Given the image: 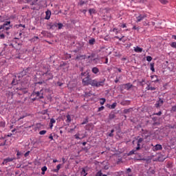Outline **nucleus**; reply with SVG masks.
<instances>
[{
    "mask_svg": "<svg viewBox=\"0 0 176 176\" xmlns=\"http://www.w3.org/2000/svg\"><path fill=\"white\" fill-rule=\"evenodd\" d=\"M54 27H58V23H54L51 25V28H54Z\"/></svg>",
    "mask_w": 176,
    "mask_h": 176,
    "instance_id": "42",
    "label": "nucleus"
},
{
    "mask_svg": "<svg viewBox=\"0 0 176 176\" xmlns=\"http://www.w3.org/2000/svg\"><path fill=\"white\" fill-rule=\"evenodd\" d=\"M170 45L173 47V49H176V42H172Z\"/></svg>",
    "mask_w": 176,
    "mask_h": 176,
    "instance_id": "36",
    "label": "nucleus"
},
{
    "mask_svg": "<svg viewBox=\"0 0 176 176\" xmlns=\"http://www.w3.org/2000/svg\"><path fill=\"white\" fill-rule=\"evenodd\" d=\"M6 26L5 25V24L3 23V25H0V31L1 30H6Z\"/></svg>",
    "mask_w": 176,
    "mask_h": 176,
    "instance_id": "43",
    "label": "nucleus"
},
{
    "mask_svg": "<svg viewBox=\"0 0 176 176\" xmlns=\"http://www.w3.org/2000/svg\"><path fill=\"white\" fill-rule=\"evenodd\" d=\"M82 175L83 176H87V173H86V169L85 168H82V170L81 172Z\"/></svg>",
    "mask_w": 176,
    "mask_h": 176,
    "instance_id": "33",
    "label": "nucleus"
},
{
    "mask_svg": "<svg viewBox=\"0 0 176 176\" xmlns=\"http://www.w3.org/2000/svg\"><path fill=\"white\" fill-rule=\"evenodd\" d=\"M61 168V164H58L56 166V169H54L55 173H58L59 170Z\"/></svg>",
    "mask_w": 176,
    "mask_h": 176,
    "instance_id": "24",
    "label": "nucleus"
},
{
    "mask_svg": "<svg viewBox=\"0 0 176 176\" xmlns=\"http://www.w3.org/2000/svg\"><path fill=\"white\" fill-rule=\"evenodd\" d=\"M122 89H124L125 90H130L133 87V85L130 82L124 84L121 86Z\"/></svg>",
    "mask_w": 176,
    "mask_h": 176,
    "instance_id": "5",
    "label": "nucleus"
},
{
    "mask_svg": "<svg viewBox=\"0 0 176 176\" xmlns=\"http://www.w3.org/2000/svg\"><path fill=\"white\" fill-rule=\"evenodd\" d=\"M10 28H12V25H9V26H6V31H9V30H10Z\"/></svg>",
    "mask_w": 176,
    "mask_h": 176,
    "instance_id": "50",
    "label": "nucleus"
},
{
    "mask_svg": "<svg viewBox=\"0 0 176 176\" xmlns=\"http://www.w3.org/2000/svg\"><path fill=\"white\" fill-rule=\"evenodd\" d=\"M116 105H118V103L113 102V103L110 106L111 109H115V108H116Z\"/></svg>",
    "mask_w": 176,
    "mask_h": 176,
    "instance_id": "27",
    "label": "nucleus"
},
{
    "mask_svg": "<svg viewBox=\"0 0 176 176\" xmlns=\"http://www.w3.org/2000/svg\"><path fill=\"white\" fill-rule=\"evenodd\" d=\"M134 51L136 52V53H142V48L137 46L136 47L134 48Z\"/></svg>",
    "mask_w": 176,
    "mask_h": 176,
    "instance_id": "17",
    "label": "nucleus"
},
{
    "mask_svg": "<svg viewBox=\"0 0 176 176\" xmlns=\"http://www.w3.org/2000/svg\"><path fill=\"white\" fill-rule=\"evenodd\" d=\"M89 85L92 86V87H101L105 85V79L101 81H98L96 78L91 79Z\"/></svg>",
    "mask_w": 176,
    "mask_h": 176,
    "instance_id": "1",
    "label": "nucleus"
},
{
    "mask_svg": "<svg viewBox=\"0 0 176 176\" xmlns=\"http://www.w3.org/2000/svg\"><path fill=\"white\" fill-rule=\"evenodd\" d=\"M121 105H123V107H126L127 105H130V100H122L120 102Z\"/></svg>",
    "mask_w": 176,
    "mask_h": 176,
    "instance_id": "11",
    "label": "nucleus"
},
{
    "mask_svg": "<svg viewBox=\"0 0 176 176\" xmlns=\"http://www.w3.org/2000/svg\"><path fill=\"white\" fill-rule=\"evenodd\" d=\"M9 162H13V158L8 157L3 160V164H6V163H9Z\"/></svg>",
    "mask_w": 176,
    "mask_h": 176,
    "instance_id": "16",
    "label": "nucleus"
},
{
    "mask_svg": "<svg viewBox=\"0 0 176 176\" xmlns=\"http://www.w3.org/2000/svg\"><path fill=\"white\" fill-rule=\"evenodd\" d=\"M155 115H157V116H160L162 115V111H159L157 113H155Z\"/></svg>",
    "mask_w": 176,
    "mask_h": 176,
    "instance_id": "61",
    "label": "nucleus"
},
{
    "mask_svg": "<svg viewBox=\"0 0 176 176\" xmlns=\"http://www.w3.org/2000/svg\"><path fill=\"white\" fill-rule=\"evenodd\" d=\"M6 126V122L5 121L0 122V127H5Z\"/></svg>",
    "mask_w": 176,
    "mask_h": 176,
    "instance_id": "28",
    "label": "nucleus"
},
{
    "mask_svg": "<svg viewBox=\"0 0 176 176\" xmlns=\"http://www.w3.org/2000/svg\"><path fill=\"white\" fill-rule=\"evenodd\" d=\"M142 138H144V140H146V138H148V137H149V134H148V132H144L142 133Z\"/></svg>",
    "mask_w": 176,
    "mask_h": 176,
    "instance_id": "19",
    "label": "nucleus"
},
{
    "mask_svg": "<svg viewBox=\"0 0 176 176\" xmlns=\"http://www.w3.org/2000/svg\"><path fill=\"white\" fill-rule=\"evenodd\" d=\"M150 67H151V70L153 72H155V64L154 63H151Z\"/></svg>",
    "mask_w": 176,
    "mask_h": 176,
    "instance_id": "30",
    "label": "nucleus"
},
{
    "mask_svg": "<svg viewBox=\"0 0 176 176\" xmlns=\"http://www.w3.org/2000/svg\"><path fill=\"white\" fill-rule=\"evenodd\" d=\"M135 160H138V162H140L141 160L148 162V160H146L145 158H142V157H141V155H139V158H135Z\"/></svg>",
    "mask_w": 176,
    "mask_h": 176,
    "instance_id": "22",
    "label": "nucleus"
},
{
    "mask_svg": "<svg viewBox=\"0 0 176 176\" xmlns=\"http://www.w3.org/2000/svg\"><path fill=\"white\" fill-rule=\"evenodd\" d=\"M170 142L173 146L176 145V137L172 138L170 140Z\"/></svg>",
    "mask_w": 176,
    "mask_h": 176,
    "instance_id": "14",
    "label": "nucleus"
},
{
    "mask_svg": "<svg viewBox=\"0 0 176 176\" xmlns=\"http://www.w3.org/2000/svg\"><path fill=\"white\" fill-rule=\"evenodd\" d=\"M67 120H66V123H71V122H72V119L71 118V116L67 115L66 116Z\"/></svg>",
    "mask_w": 176,
    "mask_h": 176,
    "instance_id": "20",
    "label": "nucleus"
},
{
    "mask_svg": "<svg viewBox=\"0 0 176 176\" xmlns=\"http://www.w3.org/2000/svg\"><path fill=\"white\" fill-rule=\"evenodd\" d=\"M74 137H75L76 140H80V138H79V135L78 134H76L74 135Z\"/></svg>",
    "mask_w": 176,
    "mask_h": 176,
    "instance_id": "56",
    "label": "nucleus"
},
{
    "mask_svg": "<svg viewBox=\"0 0 176 176\" xmlns=\"http://www.w3.org/2000/svg\"><path fill=\"white\" fill-rule=\"evenodd\" d=\"M129 112H130V109L124 110V113H129Z\"/></svg>",
    "mask_w": 176,
    "mask_h": 176,
    "instance_id": "55",
    "label": "nucleus"
},
{
    "mask_svg": "<svg viewBox=\"0 0 176 176\" xmlns=\"http://www.w3.org/2000/svg\"><path fill=\"white\" fill-rule=\"evenodd\" d=\"M146 90H151V91H153V90H155L156 89V87H151V86H148L146 88Z\"/></svg>",
    "mask_w": 176,
    "mask_h": 176,
    "instance_id": "25",
    "label": "nucleus"
},
{
    "mask_svg": "<svg viewBox=\"0 0 176 176\" xmlns=\"http://www.w3.org/2000/svg\"><path fill=\"white\" fill-rule=\"evenodd\" d=\"M32 96H36V98L33 99L34 101H35L36 99H42L43 98V91L41 90L40 91L33 92Z\"/></svg>",
    "mask_w": 176,
    "mask_h": 176,
    "instance_id": "3",
    "label": "nucleus"
},
{
    "mask_svg": "<svg viewBox=\"0 0 176 176\" xmlns=\"http://www.w3.org/2000/svg\"><path fill=\"white\" fill-rule=\"evenodd\" d=\"M95 176H102V172L101 170L98 171Z\"/></svg>",
    "mask_w": 176,
    "mask_h": 176,
    "instance_id": "37",
    "label": "nucleus"
},
{
    "mask_svg": "<svg viewBox=\"0 0 176 176\" xmlns=\"http://www.w3.org/2000/svg\"><path fill=\"white\" fill-rule=\"evenodd\" d=\"M146 61H148V62L152 61V56H146Z\"/></svg>",
    "mask_w": 176,
    "mask_h": 176,
    "instance_id": "40",
    "label": "nucleus"
},
{
    "mask_svg": "<svg viewBox=\"0 0 176 176\" xmlns=\"http://www.w3.org/2000/svg\"><path fill=\"white\" fill-rule=\"evenodd\" d=\"M105 109V107L104 106H102L98 108V112H101V111H104V109Z\"/></svg>",
    "mask_w": 176,
    "mask_h": 176,
    "instance_id": "45",
    "label": "nucleus"
},
{
    "mask_svg": "<svg viewBox=\"0 0 176 176\" xmlns=\"http://www.w3.org/2000/svg\"><path fill=\"white\" fill-rule=\"evenodd\" d=\"M43 76L45 82H47V80H50L54 78L53 73H52L50 71H47V72L44 73Z\"/></svg>",
    "mask_w": 176,
    "mask_h": 176,
    "instance_id": "2",
    "label": "nucleus"
},
{
    "mask_svg": "<svg viewBox=\"0 0 176 176\" xmlns=\"http://www.w3.org/2000/svg\"><path fill=\"white\" fill-rule=\"evenodd\" d=\"M163 149V146L161 144H156L153 146V151L156 152L157 151H162Z\"/></svg>",
    "mask_w": 176,
    "mask_h": 176,
    "instance_id": "7",
    "label": "nucleus"
},
{
    "mask_svg": "<svg viewBox=\"0 0 176 176\" xmlns=\"http://www.w3.org/2000/svg\"><path fill=\"white\" fill-rule=\"evenodd\" d=\"M135 154V150H132L128 153V156H131V155Z\"/></svg>",
    "mask_w": 176,
    "mask_h": 176,
    "instance_id": "34",
    "label": "nucleus"
},
{
    "mask_svg": "<svg viewBox=\"0 0 176 176\" xmlns=\"http://www.w3.org/2000/svg\"><path fill=\"white\" fill-rule=\"evenodd\" d=\"M76 60H86V55L77 56Z\"/></svg>",
    "mask_w": 176,
    "mask_h": 176,
    "instance_id": "13",
    "label": "nucleus"
},
{
    "mask_svg": "<svg viewBox=\"0 0 176 176\" xmlns=\"http://www.w3.org/2000/svg\"><path fill=\"white\" fill-rule=\"evenodd\" d=\"M89 14L91 16V14H96L97 13V12L96 11V9L94 8H90L89 10Z\"/></svg>",
    "mask_w": 176,
    "mask_h": 176,
    "instance_id": "18",
    "label": "nucleus"
},
{
    "mask_svg": "<svg viewBox=\"0 0 176 176\" xmlns=\"http://www.w3.org/2000/svg\"><path fill=\"white\" fill-rule=\"evenodd\" d=\"M89 45H94L96 43V38H91L89 41Z\"/></svg>",
    "mask_w": 176,
    "mask_h": 176,
    "instance_id": "23",
    "label": "nucleus"
},
{
    "mask_svg": "<svg viewBox=\"0 0 176 176\" xmlns=\"http://www.w3.org/2000/svg\"><path fill=\"white\" fill-rule=\"evenodd\" d=\"M101 101H100V105H104L105 104V102L107 101V100L104 98H100Z\"/></svg>",
    "mask_w": 176,
    "mask_h": 176,
    "instance_id": "29",
    "label": "nucleus"
},
{
    "mask_svg": "<svg viewBox=\"0 0 176 176\" xmlns=\"http://www.w3.org/2000/svg\"><path fill=\"white\" fill-rule=\"evenodd\" d=\"M50 16H52V12L50 10H47L45 12V20H50Z\"/></svg>",
    "mask_w": 176,
    "mask_h": 176,
    "instance_id": "9",
    "label": "nucleus"
},
{
    "mask_svg": "<svg viewBox=\"0 0 176 176\" xmlns=\"http://www.w3.org/2000/svg\"><path fill=\"white\" fill-rule=\"evenodd\" d=\"M115 38H116V39H118L120 41H123V38H124V36H122L121 38H120L118 36H116Z\"/></svg>",
    "mask_w": 176,
    "mask_h": 176,
    "instance_id": "38",
    "label": "nucleus"
},
{
    "mask_svg": "<svg viewBox=\"0 0 176 176\" xmlns=\"http://www.w3.org/2000/svg\"><path fill=\"white\" fill-rule=\"evenodd\" d=\"M63 27H64V25H63V23H58V30H61V28H63Z\"/></svg>",
    "mask_w": 176,
    "mask_h": 176,
    "instance_id": "41",
    "label": "nucleus"
},
{
    "mask_svg": "<svg viewBox=\"0 0 176 176\" xmlns=\"http://www.w3.org/2000/svg\"><path fill=\"white\" fill-rule=\"evenodd\" d=\"M0 38L1 39H5V34H0Z\"/></svg>",
    "mask_w": 176,
    "mask_h": 176,
    "instance_id": "57",
    "label": "nucleus"
},
{
    "mask_svg": "<svg viewBox=\"0 0 176 176\" xmlns=\"http://www.w3.org/2000/svg\"><path fill=\"white\" fill-rule=\"evenodd\" d=\"M164 101L163 100V99L160 98L159 100H157L155 103V108H160V107H162V105H163Z\"/></svg>",
    "mask_w": 176,
    "mask_h": 176,
    "instance_id": "6",
    "label": "nucleus"
},
{
    "mask_svg": "<svg viewBox=\"0 0 176 176\" xmlns=\"http://www.w3.org/2000/svg\"><path fill=\"white\" fill-rule=\"evenodd\" d=\"M94 57V55L91 54L90 56H86V58H93Z\"/></svg>",
    "mask_w": 176,
    "mask_h": 176,
    "instance_id": "59",
    "label": "nucleus"
},
{
    "mask_svg": "<svg viewBox=\"0 0 176 176\" xmlns=\"http://www.w3.org/2000/svg\"><path fill=\"white\" fill-rule=\"evenodd\" d=\"M89 123V117H86L85 120L81 123V124H86Z\"/></svg>",
    "mask_w": 176,
    "mask_h": 176,
    "instance_id": "31",
    "label": "nucleus"
},
{
    "mask_svg": "<svg viewBox=\"0 0 176 176\" xmlns=\"http://www.w3.org/2000/svg\"><path fill=\"white\" fill-rule=\"evenodd\" d=\"M6 96H13V92L8 91V93L6 94Z\"/></svg>",
    "mask_w": 176,
    "mask_h": 176,
    "instance_id": "58",
    "label": "nucleus"
},
{
    "mask_svg": "<svg viewBox=\"0 0 176 176\" xmlns=\"http://www.w3.org/2000/svg\"><path fill=\"white\" fill-rule=\"evenodd\" d=\"M151 78L152 79V82L154 83H157L159 82V79L157 78V76L154 75V76H151Z\"/></svg>",
    "mask_w": 176,
    "mask_h": 176,
    "instance_id": "10",
    "label": "nucleus"
},
{
    "mask_svg": "<svg viewBox=\"0 0 176 176\" xmlns=\"http://www.w3.org/2000/svg\"><path fill=\"white\" fill-rule=\"evenodd\" d=\"M85 3H86V2H85V1H83V0H81V1H80V6H83V5H85Z\"/></svg>",
    "mask_w": 176,
    "mask_h": 176,
    "instance_id": "51",
    "label": "nucleus"
},
{
    "mask_svg": "<svg viewBox=\"0 0 176 176\" xmlns=\"http://www.w3.org/2000/svg\"><path fill=\"white\" fill-rule=\"evenodd\" d=\"M30 155V151H27L25 154H24V156L25 157H28V156Z\"/></svg>",
    "mask_w": 176,
    "mask_h": 176,
    "instance_id": "54",
    "label": "nucleus"
},
{
    "mask_svg": "<svg viewBox=\"0 0 176 176\" xmlns=\"http://www.w3.org/2000/svg\"><path fill=\"white\" fill-rule=\"evenodd\" d=\"M113 32H115L116 35H118V34H119V32L118 31V29H116V28L113 29Z\"/></svg>",
    "mask_w": 176,
    "mask_h": 176,
    "instance_id": "49",
    "label": "nucleus"
},
{
    "mask_svg": "<svg viewBox=\"0 0 176 176\" xmlns=\"http://www.w3.org/2000/svg\"><path fill=\"white\" fill-rule=\"evenodd\" d=\"M172 38H173V39H175V40L176 41V35H173V36H172Z\"/></svg>",
    "mask_w": 176,
    "mask_h": 176,
    "instance_id": "64",
    "label": "nucleus"
},
{
    "mask_svg": "<svg viewBox=\"0 0 176 176\" xmlns=\"http://www.w3.org/2000/svg\"><path fill=\"white\" fill-rule=\"evenodd\" d=\"M49 138L50 140H53V135L50 134Z\"/></svg>",
    "mask_w": 176,
    "mask_h": 176,
    "instance_id": "62",
    "label": "nucleus"
},
{
    "mask_svg": "<svg viewBox=\"0 0 176 176\" xmlns=\"http://www.w3.org/2000/svg\"><path fill=\"white\" fill-rule=\"evenodd\" d=\"M4 24L6 27H8V25H10V21H6Z\"/></svg>",
    "mask_w": 176,
    "mask_h": 176,
    "instance_id": "53",
    "label": "nucleus"
},
{
    "mask_svg": "<svg viewBox=\"0 0 176 176\" xmlns=\"http://www.w3.org/2000/svg\"><path fill=\"white\" fill-rule=\"evenodd\" d=\"M36 2H38V0H34L33 2H32V6H34V5H36Z\"/></svg>",
    "mask_w": 176,
    "mask_h": 176,
    "instance_id": "52",
    "label": "nucleus"
},
{
    "mask_svg": "<svg viewBox=\"0 0 176 176\" xmlns=\"http://www.w3.org/2000/svg\"><path fill=\"white\" fill-rule=\"evenodd\" d=\"M146 17V14H140L138 16L136 17V20L138 23H140V21H142Z\"/></svg>",
    "mask_w": 176,
    "mask_h": 176,
    "instance_id": "8",
    "label": "nucleus"
},
{
    "mask_svg": "<svg viewBox=\"0 0 176 176\" xmlns=\"http://www.w3.org/2000/svg\"><path fill=\"white\" fill-rule=\"evenodd\" d=\"M140 85L144 86L145 85V78H142L140 81H139Z\"/></svg>",
    "mask_w": 176,
    "mask_h": 176,
    "instance_id": "32",
    "label": "nucleus"
},
{
    "mask_svg": "<svg viewBox=\"0 0 176 176\" xmlns=\"http://www.w3.org/2000/svg\"><path fill=\"white\" fill-rule=\"evenodd\" d=\"M160 3H162V5H167V3H168V1L167 0H159Z\"/></svg>",
    "mask_w": 176,
    "mask_h": 176,
    "instance_id": "26",
    "label": "nucleus"
},
{
    "mask_svg": "<svg viewBox=\"0 0 176 176\" xmlns=\"http://www.w3.org/2000/svg\"><path fill=\"white\" fill-rule=\"evenodd\" d=\"M127 173H131V168H129L126 169Z\"/></svg>",
    "mask_w": 176,
    "mask_h": 176,
    "instance_id": "63",
    "label": "nucleus"
},
{
    "mask_svg": "<svg viewBox=\"0 0 176 176\" xmlns=\"http://www.w3.org/2000/svg\"><path fill=\"white\" fill-rule=\"evenodd\" d=\"M109 119H115V115L113 113H111L109 115Z\"/></svg>",
    "mask_w": 176,
    "mask_h": 176,
    "instance_id": "48",
    "label": "nucleus"
},
{
    "mask_svg": "<svg viewBox=\"0 0 176 176\" xmlns=\"http://www.w3.org/2000/svg\"><path fill=\"white\" fill-rule=\"evenodd\" d=\"M11 85H12V86H16V85H17V80H16V79L14 78L11 82Z\"/></svg>",
    "mask_w": 176,
    "mask_h": 176,
    "instance_id": "35",
    "label": "nucleus"
},
{
    "mask_svg": "<svg viewBox=\"0 0 176 176\" xmlns=\"http://www.w3.org/2000/svg\"><path fill=\"white\" fill-rule=\"evenodd\" d=\"M172 111H173V112H175V111H176V106L172 107Z\"/></svg>",
    "mask_w": 176,
    "mask_h": 176,
    "instance_id": "60",
    "label": "nucleus"
},
{
    "mask_svg": "<svg viewBox=\"0 0 176 176\" xmlns=\"http://www.w3.org/2000/svg\"><path fill=\"white\" fill-rule=\"evenodd\" d=\"M142 141H144V138H139L138 140V144H141V142H142Z\"/></svg>",
    "mask_w": 176,
    "mask_h": 176,
    "instance_id": "47",
    "label": "nucleus"
},
{
    "mask_svg": "<svg viewBox=\"0 0 176 176\" xmlns=\"http://www.w3.org/2000/svg\"><path fill=\"white\" fill-rule=\"evenodd\" d=\"M91 71H92L93 74H94L95 75H97V74L100 73V69H98L97 67H93Z\"/></svg>",
    "mask_w": 176,
    "mask_h": 176,
    "instance_id": "12",
    "label": "nucleus"
},
{
    "mask_svg": "<svg viewBox=\"0 0 176 176\" xmlns=\"http://www.w3.org/2000/svg\"><path fill=\"white\" fill-rule=\"evenodd\" d=\"M89 75H90V73H89L87 71L81 73V76H85V78L89 76Z\"/></svg>",
    "mask_w": 176,
    "mask_h": 176,
    "instance_id": "21",
    "label": "nucleus"
},
{
    "mask_svg": "<svg viewBox=\"0 0 176 176\" xmlns=\"http://www.w3.org/2000/svg\"><path fill=\"white\" fill-rule=\"evenodd\" d=\"M47 133L46 131L43 130L39 132L40 135H45V134Z\"/></svg>",
    "mask_w": 176,
    "mask_h": 176,
    "instance_id": "39",
    "label": "nucleus"
},
{
    "mask_svg": "<svg viewBox=\"0 0 176 176\" xmlns=\"http://www.w3.org/2000/svg\"><path fill=\"white\" fill-rule=\"evenodd\" d=\"M54 123H56V120L54 118H51L50 123V129H53V124H54Z\"/></svg>",
    "mask_w": 176,
    "mask_h": 176,
    "instance_id": "15",
    "label": "nucleus"
},
{
    "mask_svg": "<svg viewBox=\"0 0 176 176\" xmlns=\"http://www.w3.org/2000/svg\"><path fill=\"white\" fill-rule=\"evenodd\" d=\"M82 85L83 86H89L91 82V78L90 75H88L87 77L82 78Z\"/></svg>",
    "mask_w": 176,
    "mask_h": 176,
    "instance_id": "4",
    "label": "nucleus"
},
{
    "mask_svg": "<svg viewBox=\"0 0 176 176\" xmlns=\"http://www.w3.org/2000/svg\"><path fill=\"white\" fill-rule=\"evenodd\" d=\"M42 171H47V167L46 166H44L41 168Z\"/></svg>",
    "mask_w": 176,
    "mask_h": 176,
    "instance_id": "44",
    "label": "nucleus"
},
{
    "mask_svg": "<svg viewBox=\"0 0 176 176\" xmlns=\"http://www.w3.org/2000/svg\"><path fill=\"white\" fill-rule=\"evenodd\" d=\"M16 155H17V159H20V157H21L20 156H21V152L18 151Z\"/></svg>",
    "mask_w": 176,
    "mask_h": 176,
    "instance_id": "46",
    "label": "nucleus"
}]
</instances>
